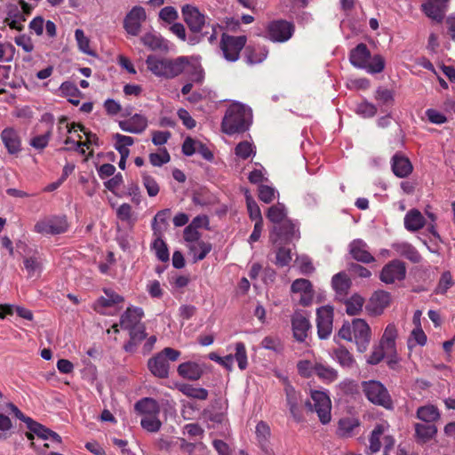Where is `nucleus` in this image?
<instances>
[{"label": "nucleus", "mask_w": 455, "mask_h": 455, "mask_svg": "<svg viewBox=\"0 0 455 455\" xmlns=\"http://www.w3.org/2000/svg\"><path fill=\"white\" fill-rule=\"evenodd\" d=\"M331 285L337 299L343 301L351 287V280L346 273L339 272L332 276Z\"/></svg>", "instance_id": "28"}, {"label": "nucleus", "mask_w": 455, "mask_h": 455, "mask_svg": "<svg viewBox=\"0 0 455 455\" xmlns=\"http://www.w3.org/2000/svg\"><path fill=\"white\" fill-rule=\"evenodd\" d=\"M284 394L286 405L294 421L298 423L304 421L302 395L287 379L284 381Z\"/></svg>", "instance_id": "9"}, {"label": "nucleus", "mask_w": 455, "mask_h": 455, "mask_svg": "<svg viewBox=\"0 0 455 455\" xmlns=\"http://www.w3.org/2000/svg\"><path fill=\"white\" fill-rule=\"evenodd\" d=\"M385 60L384 58L379 54L374 55L367 63V67L364 69L371 74H378L384 70Z\"/></svg>", "instance_id": "53"}, {"label": "nucleus", "mask_w": 455, "mask_h": 455, "mask_svg": "<svg viewBox=\"0 0 455 455\" xmlns=\"http://www.w3.org/2000/svg\"><path fill=\"white\" fill-rule=\"evenodd\" d=\"M171 156L166 149L163 153H151L149 155V161L154 166H161L169 163Z\"/></svg>", "instance_id": "62"}, {"label": "nucleus", "mask_w": 455, "mask_h": 455, "mask_svg": "<svg viewBox=\"0 0 455 455\" xmlns=\"http://www.w3.org/2000/svg\"><path fill=\"white\" fill-rule=\"evenodd\" d=\"M134 409L140 414L143 415V417L159 415L160 413V406L158 403L150 397H145L139 400L135 403Z\"/></svg>", "instance_id": "31"}, {"label": "nucleus", "mask_w": 455, "mask_h": 455, "mask_svg": "<svg viewBox=\"0 0 455 455\" xmlns=\"http://www.w3.org/2000/svg\"><path fill=\"white\" fill-rule=\"evenodd\" d=\"M147 20V13L142 6H133L124 19V28L126 33L137 36L140 31L142 23Z\"/></svg>", "instance_id": "11"}, {"label": "nucleus", "mask_w": 455, "mask_h": 455, "mask_svg": "<svg viewBox=\"0 0 455 455\" xmlns=\"http://www.w3.org/2000/svg\"><path fill=\"white\" fill-rule=\"evenodd\" d=\"M23 263L28 278L40 276L43 270V264L38 258L35 256L27 257L24 259Z\"/></svg>", "instance_id": "41"}, {"label": "nucleus", "mask_w": 455, "mask_h": 455, "mask_svg": "<svg viewBox=\"0 0 455 455\" xmlns=\"http://www.w3.org/2000/svg\"><path fill=\"white\" fill-rule=\"evenodd\" d=\"M267 218L275 225H278L288 220L285 206L283 204H276L268 208Z\"/></svg>", "instance_id": "40"}, {"label": "nucleus", "mask_w": 455, "mask_h": 455, "mask_svg": "<svg viewBox=\"0 0 455 455\" xmlns=\"http://www.w3.org/2000/svg\"><path fill=\"white\" fill-rule=\"evenodd\" d=\"M343 300L346 306V313L348 315H356L363 310L364 299L361 295L355 293L350 298H345Z\"/></svg>", "instance_id": "38"}, {"label": "nucleus", "mask_w": 455, "mask_h": 455, "mask_svg": "<svg viewBox=\"0 0 455 455\" xmlns=\"http://www.w3.org/2000/svg\"><path fill=\"white\" fill-rule=\"evenodd\" d=\"M333 355L335 360L343 368H352L355 363L353 355L344 346L334 349Z\"/></svg>", "instance_id": "39"}, {"label": "nucleus", "mask_w": 455, "mask_h": 455, "mask_svg": "<svg viewBox=\"0 0 455 455\" xmlns=\"http://www.w3.org/2000/svg\"><path fill=\"white\" fill-rule=\"evenodd\" d=\"M354 342L359 353H364L371 339V330L367 322L362 318H355L352 322H344L334 339Z\"/></svg>", "instance_id": "1"}, {"label": "nucleus", "mask_w": 455, "mask_h": 455, "mask_svg": "<svg viewBox=\"0 0 455 455\" xmlns=\"http://www.w3.org/2000/svg\"><path fill=\"white\" fill-rule=\"evenodd\" d=\"M277 251L275 254V264L278 267H287L291 261V249L286 248L285 244H275Z\"/></svg>", "instance_id": "47"}, {"label": "nucleus", "mask_w": 455, "mask_h": 455, "mask_svg": "<svg viewBox=\"0 0 455 455\" xmlns=\"http://www.w3.org/2000/svg\"><path fill=\"white\" fill-rule=\"evenodd\" d=\"M52 129H48L44 134L35 136L30 140V146L39 150L45 148L52 137Z\"/></svg>", "instance_id": "56"}, {"label": "nucleus", "mask_w": 455, "mask_h": 455, "mask_svg": "<svg viewBox=\"0 0 455 455\" xmlns=\"http://www.w3.org/2000/svg\"><path fill=\"white\" fill-rule=\"evenodd\" d=\"M116 216L122 221L133 224L132 220V206L129 204L124 203L121 204L116 210Z\"/></svg>", "instance_id": "64"}, {"label": "nucleus", "mask_w": 455, "mask_h": 455, "mask_svg": "<svg viewBox=\"0 0 455 455\" xmlns=\"http://www.w3.org/2000/svg\"><path fill=\"white\" fill-rule=\"evenodd\" d=\"M362 389L366 398L373 404L391 410L393 400L387 387L379 381L368 380L362 382Z\"/></svg>", "instance_id": "4"}, {"label": "nucleus", "mask_w": 455, "mask_h": 455, "mask_svg": "<svg viewBox=\"0 0 455 455\" xmlns=\"http://www.w3.org/2000/svg\"><path fill=\"white\" fill-rule=\"evenodd\" d=\"M291 291L293 293H299V303L303 307H308L312 304L315 291L311 282L305 278H299L292 282Z\"/></svg>", "instance_id": "16"}, {"label": "nucleus", "mask_w": 455, "mask_h": 455, "mask_svg": "<svg viewBox=\"0 0 455 455\" xmlns=\"http://www.w3.org/2000/svg\"><path fill=\"white\" fill-rule=\"evenodd\" d=\"M251 111L243 104L234 102L228 106L221 121V131L228 135L243 133L249 129Z\"/></svg>", "instance_id": "2"}, {"label": "nucleus", "mask_w": 455, "mask_h": 455, "mask_svg": "<svg viewBox=\"0 0 455 455\" xmlns=\"http://www.w3.org/2000/svg\"><path fill=\"white\" fill-rule=\"evenodd\" d=\"M349 252L356 261L365 264L375 261V258L368 251L367 243L361 239H355L350 243Z\"/></svg>", "instance_id": "21"}, {"label": "nucleus", "mask_w": 455, "mask_h": 455, "mask_svg": "<svg viewBox=\"0 0 455 455\" xmlns=\"http://www.w3.org/2000/svg\"><path fill=\"white\" fill-rule=\"evenodd\" d=\"M1 140L11 155H16L21 150V140L19 132L12 127L4 128L1 132Z\"/></svg>", "instance_id": "20"}, {"label": "nucleus", "mask_w": 455, "mask_h": 455, "mask_svg": "<svg viewBox=\"0 0 455 455\" xmlns=\"http://www.w3.org/2000/svg\"><path fill=\"white\" fill-rule=\"evenodd\" d=\"M385 427L383 425H377L372 430L370 436V450L371 453L378 452L380 450V436L384 434Z\"/></svg>", "instance_id": "50"}, {"label": "nucleus", "mask_w": 455, "mask_h": 455, "mask_svg": "<svg viewBox=\"0 0 455 455\" xmlns=\"http://www.w3.org/2000/svg\"><path fill=\"white\" fill-rule=\"evenodd\" d=\"M246 205H247V210H248L249 216H250L251 220H255V221H262L263 220L261 212H260V209H259L258 204L250 196H246Z\"/></svg>", "instance_id": "57"}, {"label": "nucleus", "mask_w": 455, "mask_h": 455, "mask_svg": "<svg viewBox=\"0 0 455 455\" xmlns=\"http://www.w3.org/2000/svg\"><path fill=\"white\" fill-rule=\"evenodd\" d=\"M180 390L188 397L206 400L208 397V391L204 387H196L189 384H184L180 387Z\"/></svg>", "instance_id": "45"}, {"label": "nucleus", "mask_w": 455, "mask_h": 455, "mask_svg": "<svg viewBox=\"0 0 455 455\" xmlns=\"http://www.w3.org/2000/svg\"><path fill=\"white\" fill-rule=\"evenodd\" d=\"M143 185L147 189L148 195L151 197L156 196L159 193V186L156 180L147 174L142 176Z\"/></svg>", "instance_id": "61"}, {"label": "nucleus", "mask_w": 455, "mask_h": 455, "mask_svg": "<svg viewBox=\"0 0 455 455\" xmlns=\"http://www.w3.org/2000/svg\"><path fill=\"white\" fill-rule=\"evenodd\" d=\"M69 228L66 216H52L36 223L34 229L43 235H60Z\"/></svg>", "instance_id": "10"}, {"label": "nucleus", "mask_w": 455, "mask_h": 455, "mask_svg": "<svg viewBox=\"0 0 455 455\" xmlns=\"http://www.w3.org/2000/svg\"><path fill=\"white\" fill-rule=\"evenodd\" d=\"M395 251L412 263H419L421 260V255L418 250L409 243H396L392 245Z\"/></svg>", "instance_id": "30"}, {"label": "nucleus", "mask_w": 455, "mask_h": 455, "mask_svg": "<svg viewBox=\"0 0 455 455\" xmlns=\"http://www.w3.org/2000/svg\"><path fill=\"white\" fill-rule=\"evenodd\" d=\"M180 355V351L172 347H165L148 361L149 371L156 378L167 379L169 377L170 363L176 362Z\"/></svg>", "instance_id": "3"}, {"label": "nucleus", "mask_w": 455, "mask_h": 455, "mask_svg": "<svg viewBox=\"0 0 455 455\" xmlns=\"http://www.w3.org/2000/svg\"><path fill=\"white\" fill-rule=\"evenodd\" d=\"M311 399L313 403L307 400L305 406L309 411H315L320 422L327 424L331 421V402L329 395L323 391H311Z\"/></svg>", "instance_id": "5"}, {"label": "nucleus", "mask_w": 455, "mask_h": 455, "mask_svg": "<svg viewBox=\"0 0 455 455\" xmlns=\"http://www.w3.org/2000/svg\"><path fill=\"white\" fill-rule=\"evenodd\" d=\"M413 167L409 158L398 154L392 157V171L395 176L405 178L411 173Z\"/></svg>", "instance_id": "29"}, {"label": "nucleus", "mask_w": 455, "mask_h": 455, "mask_svg": "<svg viewBox=\"0 0 455 455\" xmlns=\"http://www.w3.org/2000/svg\"><path fill=\"white\" fill-rule=\"evenodd\" d=\"M247 38L245 36H235L223 33L220 43L223 57L228 61H236L240 57V52L245 46Z\"/></svg>", "instance_id": "6"}, {"label": "nucleus", "mask_w": 455, "mask_h": 455, "mask_svg": "<svg viewBox=\"0 0 455 455\" xmlns=\"http://www.w3.org/2000/svg\"><path fill=\"white\" fill-rule=\"evenodd\" d=\"M405 276L406 266L399 259L389 261L382 267L379 273V280L386 284H392L396 281H403Z\"/></svg>", "instance_id": "12"}, {"label": "nucleus", "mask_w": 455, "mask_h": 455, "mask_svg": "<svg viewBox=\"0 0 455 455\" xmlns=\"http://www.w3.org/2000/svg\"><path fill=\"white\" fill-rule=\"evenodd\" d=\"M141 43L151 51L166 50L164 38L156 33H146L140 37Z\"/></svg>", "instance_id": "35"}, {"label": "nucleus", "mask_w": 455, "mask_h": 455, "mask_svg": "<svg viewBox=\"0 0 455 455\" xmlns=\"http://www.w3.org/2000/svg\"><path fill=\"white\" fill-rule=\"evenodd\" d=\"M28 428L37 435L38 439L43 441L48 440V434L50 429L43 426L42 424L33 420L32 419H28Z\"/></svg>", "instance_id": "52"}, {"label": "nucleus", "mask_w": 455, "mask_h": 455, "mask_svg": "<svg viewBox=\"0 0 455 455\" xmlns=\"http://www.w3.org/2000/svg\"><path fill=\"white\" fill-rule=\"evenodd\" d=\"M437 432V428L435 425L431 423H417L415 424V433L416 436L426 443L432 439Z\"/></svg>", "instance_id": "42"}, {"label": "nucleus", "mask_w": 455, "mask_h": 455, "mask_svg": "<svg viewBox=\"0 0 455 455\" xmlns=\"http://www.w3.org/2000/svg\"><path fill=\"white\" fill-rule=\"evenodd\" d=\"M178 374L188 380L196 381L201 379L204 372V364L188 361L180 363L177 368Z\"/></svg>", "instance_id": "24"}, {"label": "nucleus", "mask_w": 455, "mask_h": 455, "mask_svg": "<svg viewBox=\"0 0 455 455\" xmlns=\"http://www.w3.org/2000/svg\"><path fill=\"white\" fill-rule=\"evenodd\" d=\"M140 425L146 431L156 433L160 430L162 422L159 419V415L144 416L140 420Z\"/></svg>", "instance_id": "49"}, {"label": "nucleus", "mask_w": 455, "mask_h": 455, "mask_svg": "<svg viewBox=\"0 0 455 455\" xmlns=\"http://www.w3.org/2000/svg\"><path fill=\"white\" fill-rule=\"evenodd\" d=\"M212 244L204 241H199L189 246V250L193 253L195 261L203 260L212 251Z\"/></svg>", "instance_id": "44"}, {"label": "nucleus", "mask_w": 455, "mask_h": 455, "mask_svg": "<svg viewBox=\"0 0 455 455\" xmlns=\"http://www.w3.org/2000/svg\"><path fill=\"white\" fill-rule=\"evenodd\" d=\"M385 356L390 359V356H387V350L379 343L378 346L373 347L372 352L367 359V363L376 365L379 363Z\"/></svg>", "instance_id": "54"}, {"label": "nucleus", "mask_w": 455, "mask_h": 455, "mask_svg": "<svg viewBox=\"0 0 455 455\" xmlns=\"http://www.w3.org/2000/svg\"><path fill=\"white\" fill-rule=\"evenodd\" d=\"M390 301L391 295L388 291L383 290L377 291L371 295L366 305V310L370 315H379L389 306Z\"/></svg>", "instance_id": "17"}, {"label": "nucleus", "mask_w": 455, "mask_h": 455, "mask_svg": "<svg viewBox=\"0 0 455 455\" xmlns=\"http://www.w3.org/2000/svg\"><path fill=\"white\" fill-rule=\"evenodd\" d=\"M275 197V190L267 185L259 187V198L265 204L271 203Z\"/></svg>", "instance_id": "59"}, {"label": "nucleus", "mask_w": 455, "mask_h": 455, "mask_svg": "<svg viewBox=\"0 0 455 455\" xmlns=\"http://www.w3.org/2000/svg\"><path fill=\"white\" fill-rule=\"evenodd\" d=\"M375 98L384 105H391L394 102V93L391 90L379 87L376 91Z\"/></svg>", "instance_id": "58"}, {"label": "nucleus", "mask_w": 455, "mask_h": 455, "mask_svg": "<svg viewBox=\"0 0 455 455\" xmlns=\"http://www.w3.org/2000/svg\"><path fill=\"white\" fill-rule=\"evenodd\" d=\"M371 59V52L367 45L363 43L357 44L354 49L351 50L349 54V60L351 64L358 68L364 69L367 67V63Z\"/></svg>", "instance_id": "27"}, {"label": "nucleus", "mask_w": 455, "mask_h": 455, "mask_svg": "<svg viewBox=\"0 0 455 455\" xmlns=\"http://www.w3.org/2000/svg\"><path fill=\"white\" fill-rule=\"evenodd\" d=\"M425 218L417 209L410 210L404 217V227L408 231L415 232L425 226Z\"/></svg>", "instance_id": "32"}, {"label": "nucleus", "mask_w": 455, "mask_h": 455, "mask_svg": "<svg viewBox=\"0 0 455 455\" xmlns=\"http://www.w3.org/2000/svg\"><path fill=\"white\" fill-rule=\"evenodd\" d=\"M247 60L250 64H257L263 61L267 55V52L265 49H259V52H256V49L248 47L247 49Z\"/></svg>", "instance_id": "60"}, {"label": "nucleus", "mask_w": 455, "mask_h": 455, "mask_svg": "<svg viewBox=\"0 0 455 455\" xmlns=\"http://www.w3.org/2000/svg\"><path fill=\"white\" fill-rule=\"evenodd\" d=\"M397 335L398 332L396 326L394 323H389L386 327L379 341L382 347H386V349L387 350V356H390V360H388L387 362L390 367H393V364L397 363L395 346V339L397 338Z\"/></svg>", "instance_id": "15"}, {"label": "nucleus", "mask_w": 455, "mask_h": 455, "mask_svg": "<svg viewBox=\"0 0 455 455\" xmlns=\"http://www.w3.org/2000/svg\"><path fill=\"white\" fill-rule=\"evenodd\" d=\"M449 0H427L422 4L425 14L432 20L442 22L447 10Z\"/></svg>", "instance_id": "19"}, {"label": "nucleus", "mask_w": 455, "mask_h": 455, "mask_svg": "<svg viewBox=\"0 0 455 455\" xmlns=\"http://www.w3.org/2000/svg\"><path fill=\"white\" fill-rule=\"evenodd\" d=\"M314 373L318 376L320 379L327 381L332 382L337 379L338 372L335 369L323 365L322 363H315L314 366Z\"/></svg>", "instance_id": "43"}, {"label": "nucleus", "mask_w": 455, "mask_h": 455, "mask_svg": "<svg viewBox=\"0 0 455 455\" xmlns=\"http://www.w3.org/2000/svg\"><path fill=\"white\" fill-rule=\"evenodd\" d=\"M171 216V210L164 209L159 211L154 217L152 223V230L154 235H162L163 231L167 227V220Z\"/></svg>", "instance_id": "37"}, {"label": "nucleus", "mask_w": 455, "mask_h": 455, "mask_svg": "<svg viewBox=\"0 0 455 455\" xmlns=\"http://www.w3.org/2000/svg\"><path fill=\"white\" fill-rule=\"evenodd\" d=\"M127 330L129 331L130 339L138 343L145 339L147 337L146 327L144 323L134 326L132 328H129Z\"/></svg>", "instance_id": "63"}, {"label": "nucleus", "mask_w": 455, "mask_h": 455, "mask_svg": "<svg viewBox=\"0 0 455 455\" xmlns=\"http://www.w3.org/2000/svg\"><path fill=\"white\" fill-rule=\"evenodd\" d=\"M291 326L295 339L299 342L305 341L311 328L309 320L302 314L296 313L291 318Z\"/></svg>", "instance_id": "26"}, {"label": "nucleus", "mask_w": 455, "mask_h": 455, "mask_svg": "<svg viewBox=\"0 0 455 455\" xmlns=\"http://www.w3.org/2000/svg\"><path fill=\"white\" fill-rule=\"evenodd\" d=\"M333 307L323 306L316 310L317 334L321 339L330 337L333 327Z\"/></svg>", "instance_id": "13"}, {"label": "nucleus", "mask_w": 455, "mask_h": 455, "mask_svg": "<svg viewBox=\"0 0 455 455\" xmlns=\"http://www.w3.org/2000/svg\"><path fill=\"white\" fill-rule=\"evenodd\" d=\"M256 435L262 448H264L270 436V427L264 421H259L256 426Z\"/></svg>", "instance_id": "55"}, {"label": "nucleus", "mask_w": 455, "mask_h": 455, "mask_svg": "<svg viewBox=\"0 0 455 455\" xmlns=\"http://www.w3.org/2000/svg\"><path fill=\"white\" fill-rule=\"evenodd\" d=\"M118 124L124 132L140 134L147 129L148 121L145 116L141 114H134L128 119L119 121Z\"/></svg>", "instance_id": "18"}, {"label": "nucleus", "mask_w": 455, "mask_h": 455, "mask_svg": "<svg viewBox=\"0 0 455 455\" xmlns=\"http://www.w3.org/2000/svg\"><path fill=\"white\" fill-rule=\"evenodd\" d=\"M75 37L78 45V49L82 52L88 55H93V52L90 49V39L85 36L83 29H76Z\"/></svg>", "instance_id": "51"}, {"label": "nucleus", "mask_w": 455, "mask_h": 455, "mask_svg": "<svg viewBox=\"0 0 455 455\" xmlns=\"http://www.w3.org/2000/svg\"><path fill=\"white\" fill-rule=\"evenodd\" d=\"M106 297H100L93 304V308L98 313H103L102 309L110 307L124 301V298L110 288H103Z\"/></svg>", "instance_id": "22"}, {"label": "nucleus", "mask_w": 455, "mask_h": 455, "mask_svg": "<svg viewBox=\"0 0 455 455\" xmlns=\"http://www.w3.org/2000/svg\"><path fill=\"white\" fill-rule=\"evenodd\" d=\"M235 353L233 355L237 362L238 367L241 371H243L248 366V358L245 345L243 342H236L235 344Z\"/></svg>", "instance_id": "48"}, {"label": "nucleus", "mask_w": 455, "mask_h": 455, "mask_svg": "<svg viewBox=\"0 0 455 455\" xmlns=\"http://www.w3.org/2000/svg\"><path fill=\"white\" fill-rule=\"evenodd\" d=\"M295 30L292 22L284 20L270 21L266 28L267 37L272 42L283 43L288 41Z\"/></svg>", "instance_id": "8"}, {"label": "nucleus", "mask_w": 455, "mask_h": 455, "mask_svg": "<svg viewBox=\"0 0 455 455\" xmlns=\"http://www.w3.org/2000/svg\"><path fill=\"white\" fill-rule=\"evenodd\" d=\"M60 91L61 95L67 97L72 105L78 106L80 104L79 98L82 96V92L74 83L69 81L62 83Z\"/></svg>", "instance_id": "33"}, {"label": "nucleus", "mask_w": 455, "mask_h": 455, "mask_svg": "<svg viewBox=\"0 0 455 455\" xmlns=\"http://www.w3.org/2000/svg\"><path fill=\"white\" fill-rule=\"evenodd\" d=\"M417 418L426 423H433L440 419V412L436 406L427 404L418 408Z\"/></svg>", "instance_id": "36"}, {"label": "nucleus", "mask_w": 455, "mask_h": 455, "mask_svg": "<svg viewBox=\"0 0 455 455\" xmlns=\"http://www.w3.org/2000/svg\"><path fill=\"white\" fill-rule=\"evenodd\" d=\"M144 311L139 307H129L120 317V327L124 330L142 324Z\"/></svg>", "instance_id": "23"}, {"label": "nucleus", "mask_w": 455, "mask_h": 455, "mask_svg": "<svg viewBox=\"0 0 455 455\" xmlns=\"http://www.w3.org/2000/svg\"><path fill=\"white\" fill-rule=\"evenodd\" d=\"M299 238V231L296 225L289 219L278 225H275L269 235V240L273 244H287Z\"/></svg>", "instance_id": "7"}, {"label": "nucleus", "mask_w": 455, "mask_h": 455, "mask_svg": "<svg viewBox=\"0 0 455 455\" xmlns=\"http://www.w3.org/2000/svg\"><path fill=\"white\" fill-rule=\"evenodd\" d=\"M165 61L166 58L148 55L146 59V65L148 69L155 76L164 78Z\"/></svg>", "instance_id": "34"}, {"label": "nucleus", "mask_w": 455, "mask_h": 455, "mask_svg": "<svg viewBox=\"0 0 455 455\" xmlns=\"http://www.w3.org/2000/svg\"><path fill=\"white\" fill-rule=\"evenodd\" d=\"M183 20L193 33H199L206 24V17L199 9L190 4H185L181 9Z\"/></svg>", "instance_id": "14"}, {"label": "nucleus", "mask_w": 455, "mask_h": 455, "mask_svg": "<svg viewBox=\"0 0 455 455\" xmlns=\"http://www.w3.org/2000/svg\"><path fill=\"white\" fill-rule=\"evenodd\" d=\"M189 65V59L187 56H179L175 59L166 58L164 78L172 79L184 72Z\"/></svg>", "instance_id": "25"}, {"label": "nucleus", "mask_w": 455, "mask_h": 455, "mask_svg": "<svg viewBox=\"0 0 455 455\" xmlns=\"http://www.w3.org/2000/svg\"><path fill=\"white\" fill-rule=\"evenodd\" d=\"M156 238L152 243V248L156 251L157 259L162 262L169 260V250L165 242L162 239V235H155Z\"/></svg>", "instance_id": "46"}]
</instances>
